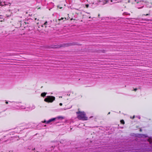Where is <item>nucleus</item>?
Listing matches in <instances>:
<instances>
[{
	"label": "nucleus",
	"mask_w": 152,
	"mask_h": 152,
	"mask_svg": "<svg viewBox=\"0 0 152 152\" xmlns=\"http://www.w3.org/2000/svg\"><path fill=\"white\" fill-rule=\"evenodd\" d=\"M77 115V118L80 120H86L88 118L86 116V114L84 112H81L78 110V111L76 112Z\"/></svg>",
	"instance_id": "f257e3e1"
},
{
	"label": "nucleus",
	"mask_w": 152,
	"mask_h": 152,
	"mask_svg": "<svg viewBox=\"0 0 152 152\" xmlns=\"http://www.w3.org/2000/svg\"><path fill=\"white\" fill-rule=\"evenodd\" d=\"M55 100V97L52 96H48L44 99V101L47 102H52Z\"/></svg>",
	"instance_id": "f03ea898"
},
{
	"label": "nucleus",
	"mask_w": 152,
	"mask_h": 152,
	"mask_svg": "<svg viewBox=\"0 0 152 152\" xmlns=\"http://www.w3.org/2000/svg\"><path fill=\"white\" fill-rule=\"evenodd\" d=\"M64 118L62 116H59L56 118L51 119L47 122L45 121L44 122H46L47 124H49L50 122L56 120H62Z\"/></svg>",
	"instance_id": "7ed1b4c3"
},
{
	"label": "nucleus",
	"mask_w": 152,
	"mask_h": 152,
	"mask_svg": "<svg viewBox=\"0 0 152 152\" xmlns=\"http://www.w3.org/2000/svg\"><path fill=\"white\" fill-rule=\"evenodd\" d=\"M109 0H104L103 2V5L105 4L108 2Z\"/></svg>",
	"instance_id": "20e7f679"
},
{
	"label": "nucleus",
	"mask_w": 152,
	"mask_h": 152,
	"mask_svg": "<svg viewBox=\"0 0 152 152\" xmlns=\"http://www.w3.org/2000/svg\"><path fill=\"white\" fill-rule=\"evenodd\" d=\"M46 93H45V92L42 93L41 94V96H42V97H44L46 95Z\"/></svg>",
	"instance_id": "39448f33"
},
{
	"label": "nucleus",
	"mask_w": 152,
	"mask_h": 152,
	"mask_svg": "<svg viewBox=\"0 0 152 152\" xmlns=\"http://www.w3.org/2000/svg\"><path fill=\"white\" fill-rule=\"evenodd\" d=\"M148 141L150 143H151V142H152V138H150L148 139Z\"/></svg>",
	"instance_id": "423d86ee"
},
{
	"label": "nucleus",
	"mask_w": 152,
	"mask_h": 152,
	"mask_svg": "<svg viewBox=\"0 0 152 152\" xmlns=\"http://www.w3.org/2000/svg\"><path fill=\"white\" fill-rule=\"evenodd\" d=\"M120 122L121 124H124L125 123L124 120H121L120 121Z\"/></svg>",
	"instance_id": "0eeeda50"
},
{
	"label": "nucleus",
	"mask_w": 152,
	"mask_h": 152,
	"mask_svg": "<svg viewBox=\"0 0 152 152\" xmlns=\"http://www.w3.org/2000/svg\"><path fill=\"white\" fill-rule=\"evenodd\" d=\"M71 45H77V44L75 43H73L72 44H71Z\"/></svg>",
	"instance_id": "6e6552de"
},
{
	"label": "nucleus",
	"mask_w": 152,
	"mask_h": 152,
	"mask_svg": "<svg viewBox=\"0 0 152 152\" xmlns=\"http://www.w3.org/2000/svg\"><path fill=\"white\" fill-rule=\"evenodd\" d=\"M47 23V22L46 21L44 24V25H46Z\"/></svg>",
	"instance_id": "1a4fd4ad"
},
{
	"label": "nucleus",
	"mask_w": 152,
	"mask_h": 152,
	"mask_svg": "<svg viewBox=\"0 0 152 152\" xmlns=\"http://www.w3.org/2000/svg\"><path fill=\"white\" fill-rule=\"evenodd\" d=\"M89 5L88 4H86V7L87 8H88V7Z\"/></svg>",
	"instance_id": "9d476101"
},
{
	"label": "nucleus",
	"mask_w": 152,
	"mask_h": 152,
	"mask_svg": "<svg viewBox=\"0 0 152 152\" xmlns=\"http://www.w3.org/2000/svg\"><path fill=\"white\" fill-rule=\"evenodd\" d=\"M137 90V88H135L134 89V91H136Z\"/></svg>",
	"instance_id": "9b49d317"
},
{
	"label": "nucleus",
	"mask_w": 152,
	"mask_h": 152,
	"mask_svg": "<svg viewBox=\"0 0 152 152\" xmlns=\"http://www.w3.org/2000/svg\"><path fill=\"white\" fill-rule=\"evenodd\" d=\"M59 105H60V106H62V103H60L59 104Z\"/></svg>",
	"instance_id": "f8f14e48"
},
{
	"label": "nucleus",
	"mask_w": 152,
	"mask_h": 152,
	"mask_svg": "<svg viewBox=\"0 0 152 152\" xmlns=\"http://www.w3.org/2000/svg\"><path fill=\"white\" fill-rule=\"evenodd\" d=\"M149 15V14H146V15Z\"/></svg>",
	"instance_id": "ddd939ff"
},
{
	"label": "nucleus",
	"mask_w": 152,
	"mask_h": 152,
	"mask_svg": "<svg viewBox=\"0 0 152 152\" xmlns=\"http://www.w3.org/2000/svg\"><path fill=\"white\" fill-rule=\"evenodd\" d=\"M6 103L7 104L8 103V102H7V101H6Z\"/></svg>",
	"instance_id": "4468645a"
},
{
	"label": "nucleus",
	"mask_w": 152,
	"mask_h": 152,
	"mask_svg": "<svg viewBox=\"0 0 152 152\" xmlns=\"http://www.w3.org/2000/svg\"><path fill=\"white\" fill-rule=\"evenodd\" d=\"M134 118V116L133 117H132V119H133V118Z\"/></svg>",
	"instance_id": "2eb2a0df"
},
{
	"label": "nucleus",
	"mask_w": 152,
	"mask_h": 152,
	"mask_svg": "<svg viewBox=\"0 0 152 152\" xmlns=\"http://www.w3.org/2000/svg\"><path fill=\"white\" fill-rule=\"evenodd\" d=\"M145 20H147V21H149V20H146V19H145Z\"/></svg>",
	"instance_id": "dca6fc26"
},
{
	"label": "nucleus",
	"mask_w": 152,
	"mask_h": 152,
	"mask_svg": "<svg viewBox=\"0 0 152 152\" xmlns=\"http://www.w3.org/2000/svg\"><path fill=\"white\" fill-rule=\"evenodd\" d=\"M110 112H109V113H108V114H110Z\"/></svg>",
	"instance_id": "f3484780"
},
{
	"label": "nucleus",
	"mask_w": 152,
	"mask_h": 152,
	"mask_svg": "<svg viewBox=\"0 0 152 152\" xmlns=\"http://www.w3.org/2000/svg\"><path fill=\"white\" fill-rule=\"evenodd\" d=\"M0 5H1V2H0Z\"/></svg>",
	"instance_id": "a211bd4d"
},
{
	"label": "nucleus",
	"mask_w": 152,
	"mask_h": 152,
	"mask_svg": "<svg viewBox=\"0 0 152 152\" xmlns=\"http://www.w3.org/2000/svg\"><path fill=\"white\" fill-rule=\"evenodd\" d=\"M37 20V18H35V20Z\"/></svg>",
	"instance_id": "6ab92c4d"
},
{
	"label": "nucleus",
	"mask_w": 152,
	"mask_h": 152,
	"mask_svg": "<svg viewBox=\"0 0 152 152\" xmlns=\"http://www.w3.org/2000/svg\"><path fill=\"white\" fill-rule=\"evenodd\" d=\"M92 117V116H91V117H90V118H91V117Z\"/></svg>",
	"instance_id": "aec40b11"
},
{
	"label": "nucleus",
	"mask_w": 152,
	"mask_h": 152,
	"mask_svg": "<svg viewBox=\"0 0 152 152\" xmlns=\"http://www.w3.org/2000/svg\"><path fill=\"white\" fill-rule=\"evenodd\" d=\"M63 19V18H62L61 19V20H62V19Z\"/></svg>",
	"instance_id": "412c9836"
},
{
	"label": "nucleus",
	"mask_w": 152,
	"mask_h": 152,
	"mask_svg": "<svg viewBox=\"0 0 152 152\" xmlns=\"http://www.w3.org/2000/svg\"><path fill=\"white\" fill-rule=\"evenodd\" d=\"M26 13L27 14V12H26Z\"/></svg>",
	"instance_id": "4be33fe9"
},
{
	"label": "nucleus",
	"mask_w": 152,
	"mask_h": 152,
	"mask_svg": "<svg viewBox=\"0 0 152 152\" xmlns=\"http://www.w3.org/2000/svg\"><path fill=\"white\" fill-rule=\"evenodd\" d=\"M140 131H141V129H140Z\"/></svg>",
	"instance_id": "5701e85b"
},
{
	"label": "nucleus",
	"mask_w": 152,
	"mask_h": 152,
	"mask_svg": "<svg viewBox=\"0 0 152 152\" xmlns=\"http://www.w3.org/2000/svg\"><path fill=\"white\" fill-rule=\"evenodd\" d=\"M111 1L112 2V0H111Z\"/></svg>",
	"instance_id": "b1692460"
}]
</instances>
